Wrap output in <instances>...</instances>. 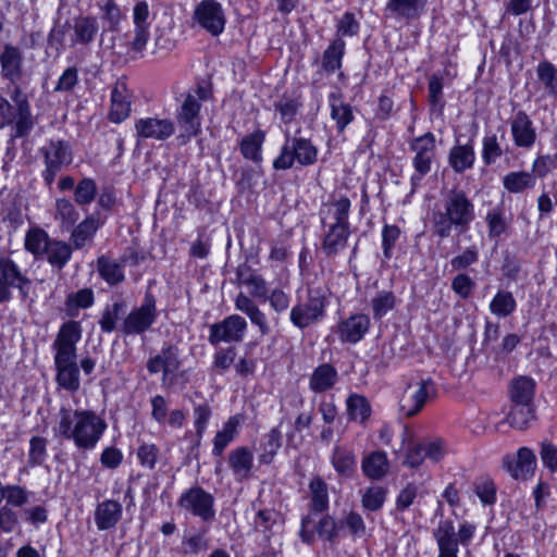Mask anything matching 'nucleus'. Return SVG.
Wrapping results in <instances>:
<instances>
[{"label": "nucleus", "mask_w": 557, "mask_h": 557, "mask_svg": "<svg viewBox=\"0 0 557 557\" xmlns=\"http://www.w3.org/2000/svg\"><path fill=\"white\" fill-rule=\"evenodd\" d=\"M82 336L79 322L71 320L63 323L52 344L57 384L71 393L81 387V372L77 363L76 344Z\"/></svg>", "instance_id": "obj_1"}, {"label": "nucleus", "mask_w": 557, "mask_h": 557, "mask_svg": "<svg viewBox=\"0 0 557 557\" xmlns=\"http://www.w3.org/2000/svg\"><path fill=\"white\" fill-rule=\"evenodd\" d=\"M475 220V207L468 194L459 188L444 194L441 207L433 211L431 222L433 234L447 238L453 231L463 234Z\"/></svg>", "instance_id": "obj_2"}, {"label": "nucleus", "mask_w": 557, "mask_h": 557, "mask_svg": "<svg viewBox=\"0 0 557 557\" xmlns=\"http://www.w3.org/2000/svg\"><path fill=\"white\" fill-rule=\"evenodd\" d=\"M59 416L54 435L73 441L79 450H92L107 430V422L91 410L72 411L62 407Z\"/></svg>", "instance_id": "obj_3"}, {"label": "nucleus", "mask_w": 557, "mask_h": 557, "mask_svg": "<svg viewBox=\"0 0 557 557\" xmlns=\"http://www.w3.org/2000/svg\"><path fill=\"white\" fill-rule=\"evenodd\" d=\"M11 99L13 104L0 96V129L12 125L14 138L27 137L36 123L30 103L20 88L13 90Z\"/></svg>", "instance_id": "obj_4"}, {"label": "nucleus", "mask_w": 557, "mask_h": 557, "mask_svg": "<svg viewBox=\"0 0 557 557\" xmlns=\"http://www.w3.org/2000/svg\"><path fill=\"white\" fill-rule=\"evenodd\" d=\"M317 159L318 149L309 139L290 136L287 133L280 153L273 160V169L276 171H286L292 169L295 163L301 166H309L315 163Z\"/></svg>", "instance_id": "obj_5"}, {"label": "nucleus", "mask_w": 557, "mask_h": 557, "mask_svg": "<svg viewBox=\"0 0 557 557\" xmlns=\"http://www.w3.org/2000/svg\"><path fill=\"white\" fill-rule=\"evenodd\" d=\"M32 281L21 267L10 257L0 255V304L12 299V288L18 290L22 300L29 297Z\"/></svg>", "instance_id": "obj_6"}, {"label": "nucleus", "mask_w": 557, "mask_h": 557, "mask_svg": "<svg viewBox=\"0 0 557 557\" xmlns=\"http://www.w3.org/2000/svg\"><path fill=\"white\" fill-rule=\"evenodd\" d=\"M474 525L465 522L457 532L453 521L441 520L436 529L433 530V536L438 547L437 557H458V542L467 544L474 534Z\"/></svg>", "instance_id": "obj_7"}, {"label": "nucleus", "mask_w": 557, "mask_h": 557, "mask_svg": "<svg viewBox=\"0 0 557 557\" xmlns=\"http://www.w3.org/2000/svg\"><path fill=\"white\" fill-rule=\"evenodd\" d=\"M409 148L414 152L412 165L414 173L411 175L410 183L414 190L422 178L431 171L432 162L436 156L435 136L431 132L413 138L409 143Z\"/></svg>", "instance_id": "obj_8"}, {"label": "nucleus", "mask_w": 557, "mask_h": 557, "mask_svg": "<svg viewBox=\"0 0 557 557\" xmlns=\"http://www.w3.org/2000/svg\"><path fill=\"white\" fill-rule=\"evenodd\" d=\"M226 25V14L216 0H201L193 11L191 26L205 30L212 37L220 36Z\"/></svg>", "instance_id": "obj_9"}, {"label": "nucleus", "mask_w": 557, "mask_h": 557, "mask_svg": "<svg viewBox=\"0 0 557 557\" xmlns=\"http://www.w3.org/2000/svg\"><path fill=\"white\" fill-rule=\"evenodd\" d=\"M39 152L44 157L46 166L42 172L44 181L48 186H51L57 174L72 163L73 153L71 147L67 141L51 139L39 149Z\"/></svg>", "instance_id": "obj_10"}, {"label": "nucleus", "mask_w": 557, "mask_h": 557, "mask_svg": "<svg viewBox=\"0 0 557 557\" xmlns=\"http://www.w3.org/2000/svg\"><path fill=\"white\" fill-rule=\"evenodd\" d=\"M177 505L203 522H211L215 518L214 496L201 486H193L182 493Z\"/></svg>", "instance_id": "obj_11"}, {"label": "nucleus", "mask_w": 557, "mask_h": 557, "mask_svg": "<svg viewBox=\"0 0 557 557\" xmlns=\"http://www.w3.org/2000/svg\"><path fill=\"white\" fill-rule=\"evenodd\" d=\"M158 318L157 300L151 293H146L143 304L134 308L124 319L121 331L125 335H140L148 331Z\"/></svg>", "instance_id": "obj_12"}, {"label": "nucleus", "mask_w": 557, "mask_h": 557, "mask_svg": "<svg viewBox=\"0 0 557 557\" xmlns=\"http://www.w3.org/2000/svg\"><path fill=\"white\" fill-rule=\"evenodd\" d=\"M247 327V321L243 317L231 314L222 321L209 325L208 342L212 346H218L221 343H242Z\"/></svg>", "instance_id": "obj_13"}, {"label": "nucleus", "mask_w": 557, "mask_h": 557, "mask_svg": "<svg viewBox=\"0 0 557 557\" xmlns=\"http://www.w3.org/2000/svg\"><path fill=\"white\" fill-rule=\"evenodd\" d=\"M201 103H198L193 97H186L176 111V121L180 134L176 139L180 145H186L190 139L198 135L201 127L200 117Z\"/></svg>", "instance_id": "obj_14"}, {"label": "nucleus", "mask_w": 557, "mask_h": 557, "mask_svg": "<svg viewBox=\"0 0 557 557\" xmlns=\"http://www.w3.org/2000/svg\"><path fill=\"white\" fill-rule=\"evenodd\" d=\"M434 391V384L431 379H421L409 383L399 400V410L403 416L408 418L416 416Z\"/></svg>", "instance_id": "obj_15"}, {"label": "nucleus", "mask_w": 557, "mask_h": 557, "mask_svg": "<svg viewBox=\"0 0 557 557\" xmlns=\"http://www.w3.org/2000/svg\"><path fill=\"white\" fill-rule=\"evenodd\" d=\"M150 38V28L134 26L129 34H124L113 42V51L125 60H137L143 58L145 48Z\"/></svg>", "instance_id": "obj_16"}, {"label": "nucleus", "mask_w": 557, "mask_h": 557, "mask_svg": "<svg viewBox=\"0 0 557 557\" xmlns=\"http://www.w3.org/2000/svg\"><path fill=\"white\" fill-rule=\"evenodd\" d=\"M134 127L138 140L165 141L175 132V124L171 119H160L158 116L138 119Z\"/></svg>", "instance_id": "obj_17"}, {"label": "nucleus", "mask_w": 557, "mask_h": 557, "mask_svg": "<svg viewBox=\"0 0 557 557\" xmlns=\"http://www.w3.org/2000/svg\"><path fill=\"white\" fill-rule=\"evenodd\" d=\"M503 465L513 479L527 481L534 475L536 457L532 449L521 447L518 449L516 458L509 455L505 456Z\"/></svg>", "instance_id": "obj_18"}, {"label": "nucleus", "mask_w": 557, "mask_h": 557, "mask_svg": "<svg viewBox=\"0 0 557 557\" xmlns=\"http://www.w3.org/2000/svg\"><path fill=\"white\" fill-rule=\"evenodd\" d=\"M510 133L516 147L531 149L537 133L533 121L525 111L519 110L510 120Z\"/></svg>", "instance_id": "obj_19"}, {"label": "nucleus", "mask_w": 557, "mask_h": 557, "mask_svg": "<svg viewBox=\"0 0 557 557\" xmlns=\"http://www.w3.org/2000/svg\"><path fill=\"white\" fill-rule=\"evenodd\" d=\"M351 202L349 198L343 196L338 199L330 200L323 203L319 210L321 224L323 227H349V212Z\"/></svg>", "instance_id": "obj_20"}, {"label": "nucleus", "mask_w": 557, "mask_h": 557, "mask_svg": "<svg viewBox=\"0 0 557 557\" xmlns=\"http://www.w3.org/2000/svg\"><path fill=\"white\" fill-rule=\"evenodd\" d=\"M370 329V318L364 313L351 314L337 325V333L343 343L360 342Z\"/></svg>", "instance_id": "obj_21"}, {"label": "nucleus", "mask_w": 557, "mask_h": 557, "mask_svg": "<svg viewBox=\"0 0 557 557\" xmlns=\"http://www.w3.org/2000/svg\"><path fill=\"white\" fill-rule=\"evenodd\" d=\"M123 515V506L114 499H106L96 506L94 519L99 531L115 528Z\"/></svg>", "instance_id": "obj_22"}, {"label": "nucleus", "mask_w": 557, "mask_h": 557, "mask_svg": "<svg viewBox=\"0 0 557 557\" xmlns=\"http://www.w3.org/2000/svg\"><path fill=\"white\" fill-rule=\"evenodd\" d=\"M331 119L335 122L336 131L343 134L346 127L355 120L352 107L345 102L339 91L331 92L327 98Z\"/></svg>", "instance_id": "obj_23"}, {"label": "nucleus", "mask_w": 557, "mask_h": 557, "mask_svg": "<svg viewBox=\"0 0 557 557\" xmlns=\"http://www.w3.org/2000/svg\"><path fill=\"white\" fill-rule=\"evenodd\" d=\"M23 55L18 47L4 45L0 53L1 75L4 79L16 83L22 76Z\"/></svg>", "instance_id": "obj_24"}, {"label": "nucleus", "mask_w": 557, "mask_h": 557, "mask_svg": "<svg viewBox=\"0 0 557 557\" xmlns=\"http://www.w3.org/2000/svg\"><path fill=\"white\" fill-rule=\"evenodd\" d=\"M323 228L324 235L321 249L327 258L333 259L347 247L350 227H333L330 225V227Z\"/></svg>", "instance_id": "obj_25"}, {"label": "nucleus", "mask_w": 557, "mask_h": 557, "mask_svg": "<svg viewBox=\"0 0 557 557\" xmlns=\"http://www.w3.org/2000/svg\"><path fill=\"white\" fill-rule=\"evenodd\" d=\"M228 466L237 482H243L250 476L253 467V455L246 446L237 447L227 456Z\"/></svg>", "instance_id": "obj_26"}, {"label": "nucleus", "mask_w": 557, "mask_h": 557, "mask_svg": "<svg viewBox=\"0 0 557 557\" xmlns=\"http://www.w3.org/2000/svg\"><path fill=\"white\" fill-rule=\"evenodd\" d=\"M338 372L331 363L318 366L309 377V388L315 394L331 391L338 382Z\"/></svg>", "instance_id": "obj_27"}, {"label": "nucleus", "mask_w": 557, "mask_h": 557, "mask_svg": "<svg viewBox=\"0 0 557 557\" xmlns=\"http://www.w3.org/2000/svg\"><path fill=\"white\" fill-rule=\"evenodd\" d=\"M131 113V100L126 85L117 82L111 91V109L109 120L112 123H121L128 117Z\"/></svg>", "instance_id": "obj_28"}, {"label": "nucleus", "mask_w": 557, "mask_h": 557, "mask_svg": "<svg viewBox=\"0 0 557 557\" xmlns=\"http://www.w3.org/2000/svg\"><path fill=\"white\" fill-rule=\"evenodd\" d=\"M125 258L119 262L108 256L102 255L96 261L97 272L99 276L110 286L119 285L125 280Z\"/></svg>", "instance_id": "obj_29"}, {"label": "nucleus", "mask_w": 557, "mask_h": 557, "mask_svg": "<svg viewBox=\"0 0 557 557\" xmlns=\"http://www.w3.org/2000/svg\"><path fill=\"white\" fill-rule=\"evenodd\" d=\"M282 525L278 512L273 509L258 510L253 520L255 530L262 533L267 542L282 531Z\"/></svg>", "instance_id": "obj_30"}, {"label": "nucleus", "mask_w": 557, "mask_h": 557, "mask_svg": "<svg viewBox=\"0 0 557 557\" xmlns=\"http://www.w3.org/2000/svg\"><path fill=\"white\" fill-rule=\"evenodd\" d=\"M236 274L239 283L250 288L249 295L252 298L267 301L269 294L268 284L261 275L251 271L247 265L239 267Z\"/></svg>", "instance_id": "obj_31"}, {"label": "nucleus", "mask_w": 557, "mask_h": 557, "mask_svg": "<svg viewBox=\"0 0 557 557\" xmlns=\"http://www.w3.org/2000/svg\"><path fill=\"white\" fill-rule=\"evenodd\" d=\"M475 152L472 140L465 145L454 146L448 154V162L456 173H463L473 168Z\"/></svg>", "instance_id": "obj_32"}, {"label": "nucleus", "mask_w": 557, "mask_h": 557, "mask_svg": "<svg viewBox=\"0 0 557 557\" xmlns=\"http://www.w3.org/2000/svg\"><path fill=\"white\" fill-rule=\"evenodd\" d=\"M240 416H232L228 420L223 424L222 430L218 431L213 438V449L212 454L216 457H221L224 449L227 445L234 441L238 433V428L240 424Z\"/></svg>", "instance_id": "obj_33"}, {"label": "nucleus", "mask_w": 557, "mask_h": 557, "mask_svg": "<svg viewBox=\"0 0 557 557\" xmlns=\"http://www.w3.org/2000/svg\"><path fill=\"white\" fill-rule=\"evenodd\" d=\"M388 459L384 451H373L362 459L363 474L371 480H380L388 471Z\"/></svg>", "instance_id": "obj_34"}, {"label": "nucleus", "mask_w": 557, "mask_h": 557, "mask_svg": "<svg viewBox=\"0 0 557 557\" xmlns=\"http://www.w3.org/2000/svg\"><path fill=\"white\" fill-rule=\"evenodd\" d=\"M310 510L313 513L324 512L329 509V487L321 476H314L309 483Z\"/></svg>", "instance_id": "obj_35"}, {"label": "nucleus", "mask_w": 557, "mask_h": 557, "mask_svg": "<svg viewBox=\"0 0 557 557\" xmlns=\"http://www.w3.org/2000/svg\"><path fill=\"white\" fill-rule=\"evenodd\" d=\"M335 471L345 478H351L357 468L355 454L344 447L335 446L331 456Z\"/></svg>", "instance_id": "obj_36"}, {"label": "nucleus", "mask_w": 557, "mask_h": 557, "mask_svg": "<svg viewBox=\"0 0 557 557\" xmlns=\"http://www.w3.org/2000/svg\"><path fill=\"white\" fill-rule=\"evenodd\" d=\"M535 184V176L527 171L508 172L503 177L504 188L511 194H521L528 189H532Z\"/></svg>", "instance_id": "obj_37"}, {"label": "nucleus", "mask_w": 557, "mask_h": 557, "mask_svg": "<svg viewBox=\"0 0 557 557\" xmlns=\"http://www.w3.org/2000/svg\"><path fill=\"white\" fill-rule=\"evenodd\" d=\"M403 445H407L404 465L409 468H419L424 459V450L422 443H414L412 440V432L405 426L401 433Z\"/></svg>", "instance_id": "obj_38"}, {"label": "nucleus", "mask_w": 557, "mask_h": 557, "mask_svg": "<svg viewBox=\"0 0 557 557\" xmlns=\"http://www.w3.org/2000/svg\"><path fill=\"white\" fill-rule=\"evenodd\" d=\"M345 47V41L341 37H337L324 50L321 66L325 72L334 73L336 70L342 67Z\"/></svg>", "instance_id": "obj_39"}, {"label": "nucleus", "mask_w": 557, "mask_h": 557, "mask_svg": "<svg viewBox=\"0 0 557 557\" xmlns=\"http://www.w3.org/2000/svg\"><path fill=\"white\" fill-rule=\"evenodd\" d=\"M535 383L528 376H519L510 385L511 404H533Z\"/></svg>", "instance_id": "obj_40"}, {"label": "nucleus", "mask_w": 557, "mask_h": 557, "mask_svg": "<svg viewBox=\"0 0 557 557\" xmlns=\"http://www.w3.org/2000/svg\"><path fill=\"white\" fill-rule=\"evenodd\" d=\"M347 416L350 421L363 424L371 416L369 400L360 394H350L346 399Z\"/></svg>", "instance_id": "obj_41"}, {"label": "nucleus", "mask_w": 557, "mask_h": 557, "mask_svg": "<svg viewBox=\"0 0 557 557\" xmlns=\"http://www.w3.org/2000/svg\"><path fill=\"white\" fill-rule=\"evenodd\" d=\"M420 0H387L384 11L396 18H414L419 15Z\"/></svg>", "instance_id": "obj_42"}, {"label": "nucleus", "mask_w": 557, "mask_h": 557, "mask_svg": "<svg viewBox=\"0 0 557 557\" xmlns=\"http://www.w3.org/2000/svg\"><path fill=\"white\" fill-rule=\"evenodd\" d=\"M99 227L98 220L94 215L86 216L72 232L71 240L75 249H82L91 240Z\"/></svg>", "instance_id": "obj_43"}, {"label": "nucleus", "mask_w": 557, "mask_h": 557, "mask_svg": "<svg viewBox=\"0 0 557 557\" xmlns=\"http://www.w3.org/2000/svg\"><path fill=\"white\" fill-rule=\"evenodd\" d=\"M264 137L265 135L262 131H256L243 137L239 144V150L243 157L257 163L261 162V148L264 141Z\"/></svg>", "instance_id": "obj_44"}, {"label": "nucleus", "mask_w": 557, "mask_h": 557, "mask_svg": "<svg viewBox=\"0 0 557 557\" xmlns=\"http://www.w3.org/2000/svg\"><path fill=\"white\" fill-rule=\"evenodd\" d=\"M44 256L52 267L61 270L71 259L72 247L65 242L51 240Z\"/></svg>", "instance_id": "obj_45"}, {"label": "nucleus", "mask_w": 557, "mask_h": 557, "mask_svg": "<svg viewBox=\"0 0 557 557\" xmlns=\"http://www.w3.org/2000/svg\"><path fill=\"white\" fill-rule=\"evenodd\" d=\"M397 298L392 290H380L371 299L370 306L373 319L380 321L388 312L395 309Z\"/></svg>", "instance_id": "obj_46"}, {"label": "nucleus", "mask_w": 557, "mask_h": 557, "mask_svg": "<svg viewBox=\"0 0 557 557\" xmlns=\"http://www.w3.org/2000/svg\"><path fill=\"white\" fill-rule=\"evenodd\" d=\"M534 418L535 411L533 404H511L510 411L507 414L508 423L519 430L529 428V423L534 420Z\"/></svg>", "instance_id": "obj_47"}, {"label": "nucleus", "mask_w": 557, "mask_h": 557, "mask_svg": "<svg viewBox=\"0 0 557 557\" xmlns=\"http://www.w3.org/2000/svg\"><path fill=\"white\" fill-rule=\"evenodd\" d=\"M50 242L51 239L45 230L34 227L26 233L24 246L35 258H40L45 255Z\"/></svg>", "instance_id": "obj_48"}, {"label": "nucleus", "mask_w": 557, "mask_h": 557, "mask_svg": "<svg viewBox=\"0 0 557 557\" xmlns=\"http://www.w3.org/2000/svg\"><path fill=\"white\" fill-rule=\"evenodd\" d=\"M282 445V433L278 426L271 429L263 437L261 444L262 453L259 456V462L269 465L277 454Z\"/></svg>", "instance_id": "obj_49"}, {"label": "nucleus", "mask_w": 557, "mask_h": 557, "mask_svg": "<svg viewBox=\"0 0 557 557\" xmlns=\"http://www.w3.org/2000/svg\"><path fill=\"white\" fill-rule=\"evenodd\" d=\"M320 320H322V317L318 315L315 310L310 307L307 301L305 304L294 306L290 310V322L300 330H304Z\"/></svg>", "instance_id": "obj_50"}, {"label": "nucleus", "mask_w": 557, "mask_h": 557, "mask_svg": "<svg viewBox=\"0 0 557 557\" xmlns=\"http://www.w3.org/2000/svg\"><path fill=\"white\" fill-rule=\"evenodd\" d=\"M517 308L516 299L512 293L498 290L490 304V311L498 318L510 315Z\"/></svg>", "instance_id": "obj_51"}, {"label": "nucleus", "mask_w": 557, "mask_h": 557, "mask_svg": "<svg viewBox=\"0 0 557 557\" xmlns=\"http://www.w3.org/2000/svg\"><path fill=\"white\" fill-rule=\"evenodd\" d=\"M98 32V23L95 17L84 16L74 24L75 41L82 45L91 42Z\"/></svg>", "instance_id": "obj_52"}, {"label": "nucleus", "mask_w": 557, "mask_h": 557, "mask_svg": "<svg viewBox=\"0 0 557 557\" xmlns=\"http://www.w3.org/2000/svg\"><path fill=\"white\" fill-rule=\"evenodd\" d=\"M94 292L90 288H83L66 296L65 307L67 314L74 317L78 309L89 308L94 305Z\"/></svg>", "instance_id": "obj_53"}, {"label": "nucleus", "mask_w": 557, "mask_h": 557, "mask_svg": "<svg viewBox=\"0 0 557 557\" xmlns=\"http://www.w3.org/2000/svg\"><path fill=\"white\" fill-rule=\"evenodd\" d=\"M79 218L75 206L66 198L55 200V219L60 221L63 228L70 230Z\"/></svg>", "instance_id": "obj_54"}, {"label": "nucleus", "mask_w": 557, "mask_h": 557, "mask_svg": "<svg viewBox=\"0 0 557 557\" xmlns=\"http://www.w3.org/2000/svg\"><path fill=\"white\" fill-rule=\"evenodd\" d=\"M126 309L124 301H115L106 306L101 319L99 320L100 329L104 333H111L116 329V323Z\"/></svg>", "instance_id": "obj_55"}, {"label": "nucleus", "mask_w": 557, "mask_h": 557, "mask_svg": "<svg viewBox=\"0 0 557 557\" xmlns=\"http://www.w3.org/2000/svg\"><path fill=\"white\" fill-rule=\"evenodd\" d=\"M536 73L540 82L544 85L546 92L550 96L557 97L556 66L548 61H542L536 67Z\"/></svg>", "instance_id": "obj_56"}, {"label": "nucleus", "mask_w": 557, "mask_h": 557, "mask_svg": "<svg viewBox=\"0 0 557 557\" xmlns=\"http://www.w3.org/2000/svg\"><path fill=\"white\" fill-rule=\"evenodd\" d=\"M97 190L96 182L92 178L85 177L75 186L74 200L81 207L90 205L96 199Z\"/></svg>", "instance_id": "obj_57"}, {"label": "nucleus", "mask_w": 557, "mask_h": 557, "mask_svg": "<svg viewBox=\"0 0 557 557\" xmlns=\"http://www.w3.org/2000/svg\"><path fill=\"white\" fill-rule=\"evenodd\" d=\"M387 490L383 486L374 485L368 487L361 497V505L366 510H380L386 499Z\"/></svg>", "instance_id": "obj_58"}, {"label": "nucleus", "mask_w": 557, "mask_h": 557, "mask_svg": "<svg viewBox=\"0 0 557 557\" xmlns=\"http://www.w3.org/2000/svg\"><path fill=\"white\" fill-rule=\"evenodd\" d=\"M301 106L298 98L283 97L274 103V110L278 112L282 122L289 124L295 120Z\"/></svg>", "instance_id": "obj_59"}, {"label": "nucleus", "mask_w": 557, "mask_h": 557, "mask_svg": "<svg viewBox=\"0 0 557 557\" xmlns=\"http://www.w3.org/2000/svg\"><path fill=\"white\" fill-rule=\"evenodd\" d=\"M3 498H5V504L11 508H21L23 507L29 498L28 491L16 484H8L3 485L2 488Z\"/></svg>", "instance_id": "obj_60"}, {"label": "nucleus", "mask_w": 557, "mask_h": 557, "mask_svg": "<svg viewBox=\"0 0 557 557\" xmlns=\"http://www.w3.org/2000/svg\"><path fill=\"white\" fill-rule=\"evenodd\" d=\"M102 20L108 24L110 30H116L124 18V14L114 0H102L100 5Z\"/></svg>", "instance_id": "obj_61"}, {"label": "nucleus", "mask_w": 557, "mask_h": 557, "mask_svg": "<svg viewBox=\"0 0 557 557\" xmlns=\"http://www.w3.org/2000/svg\"><path fill=\"white\" fill-rule=\"evenodd\" d=\"M315 532L319 537L334 543L339 535L341 525L339 522H336L334 518L330 515H324L320 518L315 525Z\"/></svg>", "instance_id": "obj_62"}, {"label": "nucleus", "mask_w": 557, "mask_h": 557, "mask_svg": "<svg viewBox=\"0 0 557 557\" xmlns=\"http://www.w3.org/2000/svg\"><path fill=\"white\" fill-rule=\"evenodd\" d=\"M485 221L488 227V237L497 238L507 230V222L502 208H494L486 213Z\"/></svg>", "instance_id": "obj_63"}, {"label": "nucleus", "mask_w": 557, "mask_h": 557, "mask_svg": "<svg viewBox=\"0 0 557 557\" xmlns=\"http://www.w3.org/2000/svg\"><path fill=\"white\" fill-rule=\"evenodd\" d=\"M504 151L500 144L498 143L497 136L486 135L482 141V159L486 165L494 164L502 156Z\"/></svg>", "instance_id": "obj_64"}]
</instances>
